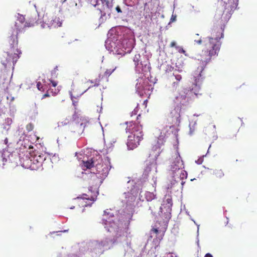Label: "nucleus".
Instances as JSON below:
<instances>
[{
    "label": "nucleus",
    "instance_id": "nucleus-12",
    "mask_svg": "<svg viewBox=\"0 0 257 257\" xmlns=\"http://www.w3.org/2000/svg\"><path fill=\"white\" fill-rule=\"evenodd\" d=\"M188 103V99L185 93L179 92L176 96H175L174 99V104L177 106H179L182 109V107L186 106Z\"/></svg>",
    "mask_w": 257,
    "mask_h": 257
},
{
    "label": "nucleus",
    "instance_id": "nucleus-16",
    "mask_svg": "<svg viewBox=\"0 0 257 257\" xmlns=\"http://www.w3.org/2000/svg\"><path fill=\"white\" fill-rule=\"evenodd\" d=\"M157 169V164L156 162H152V163H148L146 164V168L144 171V173L143 174V176H144L145 178H147L149 176L150 174H152V171L156 170Z\"/></svg>",
    "mask_w": 257,
    "mask_h": 257
},
{
    "label": "nucleus",
    "instance_id": "nucleus-35",
    "mask_svg": "<svg viewBox=\"0 0 257 257\" xmlns=\"http://www.w3.org/2000/svg\"><path fill=\"white\" fill-rule=\"evenodd\" d=\"M14 158V156H13V154H10V155L8 156V160H7V159L3 158V162H4L5 160L6 162H7L8 161H9L10 162H12V158Z\"/></svg>",
    "mask_w": 257,
    "mask_h": 257
},
{
    "label": "nucleus",
    "instance_id": "nucleus-1",
    "mask_svg": "<svg viewBox=\"0 0 257 257\" xmlns=\"http://www.w3.org/2000/svg\"><path fill=\"white\" fill-rule=\"evenodd\" d=\"M36 23L37 22L33 18L25 22L24 17H20L16 21L12 36L10 37V40L12 53L4 52L1 57V63L5 67L12 66L14 68L22 53L20 49L18 48V37L26 32L27 28L34 26Z\"/></svg>",
    "mask_w": 257,
    "mask_h": 257
},
{
    "label": "nucleus",
    "instance_id": "nucleus-21",
    "mask_svg": "<svg viewBox=\"0 0 257 257\" xmlns=\"http://www.w3.org/2000/svg\"><path fill=\"white\" fill-rule=\"evenodd\" d=\"M141 60L140 54H136L133 58V61L135 63L136 68H140V63Z\"/></svg>",
    "mask_w": 257,
    "mask_h": 257
},
{
    "label": "nucleus",
    "instance_id": "nucleus-39",
    "mask_svg": "<svg viewBox=\"0 0 257 257\" xmlns=\"http://www.w3.org/2000/svg\"><path fill=\"white\" fill-rule=\"evenodd\" d=\"M49 80H50L51 83L52 84V86H53L54 87H55L56 86H57L58 83L56 81L53 80L51 79H50Z\"/></svg>",
    "mask_w": 257,
    "mask_h": 257
},
{
    "label": "nucleus",
    "instance_id": "nucleus-40",
    "mask_svg": "<svg viewBox=\"0 0 257 257\" xmlns=\"http://www.w3.org/2000/svg\"><path fill=\"white\" fill-rule=\"evenodd\" d=\"M170 47H171V48H173V47H176V42H175V41H172L171 42L170 44Z\"/></svg>",
    "mask_w": 257,
    "mask_h": 257
},
{
    "label": "nucleus",
    "instance_id": "nucleus-26",
    "mask_svg": "<svg viewBox=\"0 0 257 257\" xmlns=\"http://www.w3.org/2000/svg\"><path fill=\"white\" fill-rule=\"evenodd\" d=\"M5 93V95L6 96V98L8 100H10L9 103H11V102H12L14 100V97L12 95H10L9 93V90H8V92H4Z\"/></svg>",
    "mask_w": 257,
    "mask_h": 257
},
{
    "label": "nucleus",
    "instance_id": "nucleus-15",
    "mask_svg": "<svg viewBox=\"0 0 257 257\" xmlns=\"http://www.w3.org/2000/svg\"><path fill=\"white\" fill-rule=\"evenodd\" d=\"M32 156L29 157L28 155L23 157L21 159V162L22 166L26 169H30L31 170H35L36 167L34 166L33 162L32 161Z\"/></svg>",
    "mask_w": 257,
    "mask_h": 257
},
{
    "label": "nucleus",
    "instance_id": "nucleus-55",
    "mask_svg": "<svg viewBox=\"0 0 257 257\" xmlns=\"http://www.w3.org/2000/svg\"><path fill=\"white\" fill-rule=\"evenodd\" d=\"M161 137H160V138H159V140H161Z\"/></svg>",
    "mask_w": 257,
    "mask_h": 257
},
{
    "label": "nucleus",
    "instance_id": "nucleus-9",
    "mask_svg": "<svg viewBox=\"0 0 257 257\" xmlns=\"http://www.w3.org/2000/svg\"><path fill=\"white\" fill-rule=\"evenodd\" d=\"M12 76L7 71H4L0 75V88L3 92H8L11 83Z\"/></svg>",
    "mask_w": 257,
    "mask_h": 257
},
{
    "label": "nucleus",
    "instance_id": "nucleus-30",
    "mask_svg": "<svg viewBox=\"0 0 257 257\" xmlns=\"http://www.w3.org/2000/svg\"><path fill=\"white\" fill-rule=\"evenodd\" d=\"M171 217L170 209L169 208L167 212L165 213V219L164 220L167 221Z\"/></svg>",
    "mask_w": 257,
    "mask_h": 257
},
{
    "label": "nucleus",
    "instance_id": "nucleus-32",
    "mask_svg": "<svg viewBox=\"0 0 257 257\" xmlns=\"http://www.w3.org/2000/svg\"><path fill=\"white\" fill-rule=\"evenodd\" d=\"M34 128V125L32 123H29L26 126V130L28 132H31L33 130Z\"/></svg>",
    "mask_w": 257,
    "mask_h": 257
},
{
    "label": "nucleus",
    "instance_id": "nucleus-3",
    "mask_svg": "<svg viewBox=\"0 0 257 257\" xmlns=\"http://www.w3.org/2000/svg\"><path fill=\"white\" fill-rule=\"evenodd\" d=\"M239 0H228L225 2L221 0L214 16V20L219 26L225 27L231 15L238 5Z\"/></svg>",
    "mask_w": 257,
    "mask_h": 257
},
{
    "label": "nucleus",
    "instance_id": "nucleus-52",
    "mask_svg": "<svg viewBox=\"0 0 257 257\" xmlns=\"http://www.w3.org/2000/svg\"><path fill=\"white\" fill-rule=\"evenodd\" d=\"M201 73H199V74L198 75L197 77L201 76Z\"/></svg>",
    "mask_w": 257,
    "mask_h": 257
},
{
    "label": "nucleus",
    "instance_id": "nucleus-6",
    "mask_svg": "<svg viewBox=\"0 0 257 257\" xmlns=\"http://www.w3.org/2000/svg\"><path fill=\"white\" fill-rule=\"evenodd\" d=\"M181 107L179 106L174 105L170 111L168 120L172 126H178L180 123Z\"/></svg>",
    "mask_w": 257,
    "mask_h": 257
},
{
    "label": "nucleus",
    "instance_id": "nucleus-24",
    "mask_svg": "<svg viewBox=\"0 0 257 257\" xmlns=\"http://www.w3.org/2000/svg\"><path fill=\"white\" fill-rule=\"evenodd\" d=\"M196 122H191L189 124L190 132L189 134L192 135L196 130Z\"/></svg>",
    "mask_w": 257,
    "mask_h": 257
},
{
    "label": "nucleus",
    "instance_id": "nucleus-7",
    "mask_svg": "<svg viewBox=\"0 0 257 257\" xmlns=\"http://www.w3.org/2000/svg\"><path fill=\"white\" fill-rule=\"evenodd\" d=\"M140 116V114L137 116V122L131 121L130 122H125L126 125L125 127V131L126 133H129L131 135L135 134H138V135H143L142 126L140 124V122L138 120Z\"/></svg>",
    "mask_w": 257,
    "mask_h": 257
},
{
    "label": "nucleus",
    "instance_id": "nucleus-27",
    "mask_svg": "<svg viewBox=\"0 0 257 257\" xmlns=\"http://www.w3.org/2000/svg\"><path fill=\"white\" fill-rule=\"evenodd\" d=\"M100 77V76L99 77ZM100 78H96L94 80H89L90 82L92 84V86H98L100 84Z\"/></svg>",
    "mask_w": 257,
    "mask_h": 257
},
{
    "label": "nucleus",
    "instance_id": "nucleus-46",
    "mask_svg": "<svg viewBox=\"0 0 257 257\" xmlns=\"http://www.w3.org/2000/svg\"><path fill=\"white\" fill-rule=\"evenodd\" d=\"M50 95L49 94V92H47L46 93V94H45L43 96V98H46V97H48V96H49Z\"/></svg>",
    "mask_w": 257,
    "mask_h": 257
},
{
    "label": "nucleus",
    "instance_id": "nucleus-45",
    "mask_svg": "<svg viewBox=\"0 0 257 257\" xmlns=\"http://www.w3.org/2000/svg\"><path fill=\"white\" fill-rule=\"evenodd\" d=\"M115 9L118 13H121V10L118 6L116 7Z\"/></svg>",
    "mask_w": 257,
    "mask_h": 257
},
{
    "label": "nucleus",
    "instance_id": "nucleus-37",
    "mask_svg": "<svg viewBox=\"0 0 257 257\" xmlns=\"http://www.w3.org/2000/svg\"><path fill=\"white\" fill-rule=\"evenodd\" d=\"M174 69V67H172L171 65H167V69L166 70V72H171L173 71Z\"/></svg>",
    "mask_w": 257,
    "mask_h": 257
},
{
    "label": "nucleus",
    "instance_id": "nucleus-47",
    "mask_svg": "<svg viewBox=\"0 0 257 257\" xmlns=\"http://www.w3.org/2000/svg\"><path fill=\"white\" fill-rule=\"evenodd\" d=\"M205 257H213V256L210 253H207L205 255Z\"/></svg>",
    "mask_w": 257,
    "mask_h": 257
},
{
    "label": "nucleus",
    "instance_id": "nucleus-53",
    "mask_svg": "<svg viewBox=\"0 0 257 257\" xmlns=\"http://www.w3.org/2000/svg\"><path fill=\"white\" fill-rule=\"evenodd\" d=\"M57 92L55 91V92H54V94H57Z\"/></svg>",
    "mask_w": 257,
    "mask_h": 257
},
{
    "label": "nucleus",
    "instance_id": "nucleus-31",
    "mask_svg": "<svg viewBox=\"0 0 257 257\" xmlns=\"http://www.w3.org/2000/svg\"><path fill=\"white\" fill-rule=\"evenodd\" d=\"M154 196L153 193H150V192H147L146 193V199L148 201L152 200H153Z\"/></svg>",
    "mask_w": 257,
    "mask_h": 257
},
{
    "label": "nucleus",
    "instance_id": "nucleus-8",
    "mask_svg": "<svg viewBox=\"0 0 257 257\" xmlns=\"http://www.w3.org/2000/svg\"><path fill=\"white\" fill-rule=\"evenodd\" d=\"M171 170L173 172L179 170L183 167V162L177 151L174 152L171 158Z\"/></svg>",
    "mask_w": 257,
    "mask_h": 257
},
{
    "label": "nucleus",
    "instance_id": "nucleus-22",
    "mask_svg": "<svg viewBox=\"0 0 257 257\" xmlns=\"http://www.w3.org/2000/svg\"><path fill=\"white\" fill-rule=\"evenodd\" d=\"M150 3V2H149V3H144V11H145V12H146V14H148V16H150L149 15V13H150V7L149 6V4ZM148 15H145V14H144V17L147 18V16Z\"/></svg>",
    "mask_w": 257,
    "mask_h": 257
},
{
    "label": "nucleus",
    "instance_id": "nucleus-49",
    "mask_svg": "<svg viewBox=\"0 0 257 257\" xmlns=\"http://www.w3.org/2000/svg\"><path fill=\"white\" fill-rule=\"evenodd\" d=\"M60 2L62 3H64L65 2H66L67 0H60Z\"/></svg>",
    "mask_w": 257,
    "mask_h": 257
},
{
    "label": "nucleus",
    "instance_id": "nucleus-5",
    "mask_svg": "<svg viewBox=\"0 0 257 257\" xmlns=\"http://www.w3.org/2000/svg\"><path fill=\"white\" fill-rule=\"evenodd\" d=\"M62 20L53 14H46L43 17V22L40 25L41 28H57L62 25Z\"/></svg>",
    "mask_w": 257,
    "mask_h": 257
},
{
    "label": "nucleus",
    "instance_id": "nucleus-4",
    "mask_svg": "<svg viewBox=\"0 0 257 257\" xmlns=\"http://www.w3.org/2000/svg\"><path fill=\"white\" fill-rule=\"evenodd\" d=\"M98 181L99 178L96 175L94 174H93L89 182V184L92 185V186H90V189H89V193H90L91 194L87 195V194H83L81 197L83 200H90L92 202L96 200V197L99 193L97 185V182Z\"/></svg>",
    "mask_w": 257,
    "mask_h": 257
},
{
    "label": "nucleus",
    "instance_id": "nucleus-43",
    "mask_svg": "<svg viewBox=\"0 0 257 257\" xmlns=\"http://www.w3.org/2000/svg\"><path fill=\"white\" fill-rule=\"evenodd\" d=\"M3 142L4 143L7 145V146H9L8 145V139L7 138H5L4 139V140L3 141Z\"/></svg>",
    "mask_w": 257,
    "mask_h": 257
},
{
    "label": "nucleus",
    "instance_id": "nucleus-48",
    "mask_svg": "<svg viewBox=\"0 0 257 257\" xmlns=\"http://www.w3.org/2000/svg\"><path fill=\"white\" fill-rule=\"evenodd\" d=\"M108 214H109V212H107L106 210H105V211H104L103 215L106 216V215H108Z\"/></svg>",
    "mask_w": 257,
    "mask_h": 257
},
{
    "label": "nucleus",
    "instance_id": "nucleus-38",
    "mask_svg": "<svg viewBox=\"0 0 257 257\" xmlns=\"http://www.w3.org/2000/svg\"><path fill=\"white\" fill-rule=\"evenodd\" d=\"M176 49H177V50L179 52H180L181 53H183L184 55H185L186 56L187 55L186 54V51L185 50H184L183 48L177 47H176Z\"/></svg>",
    "mask_w": 257,
    "mask_h": 257
},
{
    "label": "nucleus",
    "instance_id": "nucleus-54",
    "mask_svg": "<svg viewBox=\"0 0 257 257\" xmlns=\"http://www.w3.org/2000/svg\"><path fill=\"white\" fill-rule=\"evenodd\" d=\"M89 205V204H85L84 206H87Z\"/></svg>",
    "mask_w": 257,
    "mask_h": 257
},
{
    "label": "nucleus",
    "instance_id": "nucleus-36",
    "mask_svg": "<svg viewBox=\"0 0 257 257\" xmlns=\"http://www.w3.org/2000/svg\"><path fill=\"white\" fill-rule=\"evenodd\" d=\"M179 82H178V81H174L172 83V87L174 88H177V87H178L179 86Z\"/></svg>",
    "mask_w": 257,
    "mask_h": 257
},
{
    "label": "nucleus",
    "instance_id": "nucleus-51",
    "mask_svg": "<svg viewBox=\"0 0 257 257\" xmlns=\"http://www.w3.org/2000/svg\"><path fill=\"white\" fill-rule=\"evenodd\" d=\"M170 200H170V199H167V201H168V203H170Z\"/></svg>",
    "mask_w": 257,
    "mask_h": 257
},
{
    "label": "nucleus",
    "instance_id": "nucleus-50",
    "mask_svg": "<svg viewBox=\"0 0 257 257\" xmlns=\"http://www.w3.org/2000/svg\"><path fill=\"white\" fill-rule=\"evenodd\" d=\"M57 67L55 68H54V72H56V71H57Z\"/></svg>",
    "mask_w": 257,
    "mask_h": 257
},
{
    "label": "nucleus",
    "instance_id": "nucleus-23",
    "mask_svg": "<svg viewBox=\"0 0 257 257\" xmlns=\"http://www.w3.org/2000/svg\"><path fill=\"white\" fill-rule=\"evenodd\" d=\"M83 165L87 169H91L94 166V162L92 160L87 161H83Z\"/></svg>",
    "mask_w": 257,
    "mask_h": 257
},
{
    "label": "nucleus",
    "instance_id": "nucleus-11",
    "mask_svg": "<svg viewBox=\"0 0 257 257\" xmlns=\"http://www.w3.org/2000/svg\"><path fill=\"white\" fill-rule=\"evenodd\" d=\"M108 231L110 232H114L115 234L114 235L113 239V243L118 241L120 237L124 235V232L122 228L118 227V225L115 224L114 222L110 223L109 228H108Z\"/></svg>",
    "mask_w": 257,
    "mask_h": 257
},
{
    "label": "nucleus",
    "instance_id": "nucleus-28",
    "mask_svg": "<svg viewBox=\"0 0 257 257\" xmlns=\"http://www.w3.org/2000/svg\"><path fill=\"white\" fill-rule=\"evenodd\" d=\"M5 121L8 125V127L5 126L4 127L5 129L7 130V131H8L9 130V128H10V125L13 122V120L11 118H7V119H6Z\"/></svg>",
    "mask_w": 257,
    "mask_h": 257
},
{
    "label": "nucleus",
    "instance_id": "nucleus-2",
    "mask_svg": "<svg viewBox=\"0 0 257 257\" xmlns=\"http://www.w3.org/2000/svg\"><path fill=\"white\" fill-rule=\"evenodd\" d=\"M213 30V37H207L204 39V48L201 52L197 54L196 59L202 62V64L206 65L211 61L213 57L217 56L220 51L221 42L220 40L223 37L224 28L220 26Z\"/></svg>",
    "mask_w": 257,
    "mask_h": 257
},
{
    "label": "nucleus",
    "instance_id": "nucleus-41",
    "mask_svg": "<svg viewBox=\"0 0 257 257\" xmlns=\"http://www.w3.org/2000/svg\"><path fill=\"white\" fill-rule=\"evenodd\" d=\"M138 109H137V108H135L133 111H132V114H131V116H133V115H136L137 114V112H138Z\"/></svg>",
    "mask_w": 257,
    "mask_h": 257
},
{
    "label": "nucleus",
    "instance_id": "nucleus-44",
    "mask_svg": "<svg viewBox=\"0 0 257 257\" xmlns=\"http://www.w3.org/2000/svg\"><path fill=\"white\" fill-rule=\"evenodd\" d=\"M73 97H74V96H73V95L72 94H71V99H72V100L73 104L74 105V106H76V103H77V102L74 101V100H73Z\"/></svg>",
    "mask_w": 257,
    "mask_h": 257
},
{
    "label": "nucleus",
    "instance_id": "nucleus-25",
    "mask_svg": "<svg viewBox=\"0 0 257 257\" xmlns=\"http://www.w3.org/2000/svg\"><path fill=\"white\" fill-rule=\"evenodd\" d=\"M116 68V67H115L114 68L107 69L104 73V75L106 77H109V76L114 71Z\"/></svg>",
    "mask_w": 257,
    "mask_h": 257
},
{
    "label": "nucleus",
    "instance_id": "nucleus-20",
    "mask_svg": "<svg viewBox=\"0 0 257 257\" xmlns=\"http://www.w3.org/2000/svg\"><path fill=\"white\" fill-rule=\"evenodd\" d=\"M211 174L214 175L216 179H221L225 175L223 170L219 168L211 169Z\"/></svg>",
    "mask_w": 257,
    "mask_h": 257
},
{
    "label": "nucleus",
    "instance_id": "nucleus-17",
    "mask_svg": "<svg viewBox=\"0 0 257 257\" xmlns=\"http://www.w3.org/2000/svg\"><path fill=\"white\" fill-rule=\"evenodd\" d=\"M194 83L191 88V92L193 93L195 95H201V88L200 86V79H198L194 77Z\"/></svg>",
    "mask_w": 257,
    "mask_h": 257
},
{
    "label": "nucleus",
    "instance_id": "nucleus-14",
    "mask_svg": "<svg viewBox=\"0 0 257 257\" xmlns=\"http://www.w3.org/2000/svg\"><path fill=\"white\" fill-rule=\"evenodd\" d=\"M45 160V155L44 154H35L32 156V161L33 162L34 166L36 167L35 170H37L41 167L43 162Z\"/></svg>",
    "mask_w": 257,
    "mask_h": 257
},
{
    "label": "nucleus",
    "instance_id": "nucleus-18",
    "mask_svg": "<svg viewBox=\"0 0 257 257\" xmlns=\"http://www.w3.org/2000/svg\"><path fill=\"white\" fill-rule=\"evenodd\" d=\"M140 68H138V70L142 72H146L150 71V63L148 59H145L144 61L141 60L140 61Z\"/></svg>",
    "mask_w": 257,
    "mask_h": 257
},
{
    "label": "nucleus",
    "instance_id": "nucleus-19",
    "mask_svg": "<svg viewBox=\"0 0 257 257\" xmlns=\"http://www.w3.org/2000/svg\"><path fill=\"white\" fill-rule=\"evenodd\" d=\"M164 232V231L160 230L157 228H153L150 231L151 234L152 235L153 233L155 234L156 238H158L159 241L163 238Z\"/></svg>",
    "mask_w": 257,
    "mask_h": 257
},
{
    "label": "nucleus",
    "instance_id": "nucleus-56",
    "mask_svg": "<svg viewBox=\"0 0 257 257\" xmlns=\"http://www.w3.org/2000/svg\"><path fill=\"white\" fill-rule=\"evenodd\" d=\"M92 202H93L92 201V202H91V204H90V205L92 204Z\"/></svg>",
    "mask_w": 257,
    "mask_h": 257
},
{
    "label": "nucleus",
    "instance_id": "nucleus-34",
    "mask_svg": "<svg viewBox=\"0 0 257 257\" xmlns=\"http://www.w3.org/2000/svg\"><path fill=\"white\" fill-rule=\"evenodd\" d=\"M196 36L197 37V38H196L195 39L194 41L195 42H196V43L197 44L201 45L202 44V41L201 38H198L199 36V34H196Z\"/></svg>",
    "mask_w": 257,
    "mask_h": 257
},
{
    "label": "nucleus",
    "instance_id": "nucleus-42",
    "mask_svg": "<svg viewBox=\"0 0 257 257\" xmlns=\"http://www.w3.org/2000/svg\"><path fill=\"white\" fill-rule=\"evenodd\" d=\"M37 88L38 90H41L42 87L41 86V82H39L37 83Z\"/></svg>",
    "mask_w": 257,
    "mask_h": 257
},
{
    "label": "nucleus",
    "instance_id": "nucleus-33",
    "mask_svg": "<svg viewBox=\"0 0 257 257\" xmlns=\"http://www.w3.org/2000/svg\"><path fill=\"white\" fill-rule=\"evenodd\" d=\"M173 75L174 76L175 79L180 83V81L182 79V76L180 74H177V73L175 72H173Z\"/></svg>",
    "mask_w": 257,
    "mask_h": 257
},
{
    "label": "nucleus",
    "instance_id": "nucleus-13",
    "mask_svg": "<svg viewBox=\"0 0 257 257\" xmlns=\"http://www.w3.org/2000/svg\"><path fill=\"white\" fill-rule=\"evenodd\" d=\"M85 123L83 122L81 118H78L77 121H73L71 123V131L74 133L81 134L84 130Z\"/></svg>",
    "mask_w": 257,
    "mask_h": 257
},
{
    "label": "nucleus",
    "instance_id": "nucleus-10",
    "mask_svg": "<svg viewBox=\"0 0 257 257\" xmlns=\"http://www.w3.org/2000/svg\"><path fill=\"white\" fill-rule=\"evenodd\" d=\"M143 139V135L138 134L130 135L128 137L127 146L130 149H133L139 145L140 141Z\"/></svg>",
    "mask_w": 257,
    "mask_h": 257
},
{
    "label": "nucleus",
    "instance_id": "nucleus-29",
    "mask_svg": "<svg viewBox=\"0 0 257 257\" xmlns=\"http://www.w3.org/2000/svg\"><path fill=\"white\" fill-rule=\"evenodd\" d=\"M109 244V241L107 239H105L104 240H101L99 243V246L104 247L106 245H107Z\"/></svg>",
    "mask_w": 257,
    "mask_h": 257
},
{
    "label": "nucleus",
    "instance_id": "nucleus-57",
    "mask_svg": "<svg viewBox=\"0 0 257 257\" xmlns=\"http://www.w3.org/2000/svg\"><path fill=\"white\" fill-rule=\"evenodd\" d=\"M92 202H93L92 201V202H91V204H90V205L92 204Z\"/></svg>",
    "mask_w": 257,
    "mask_h": 257
}]
</instances>
